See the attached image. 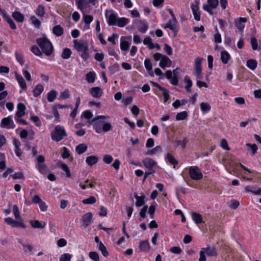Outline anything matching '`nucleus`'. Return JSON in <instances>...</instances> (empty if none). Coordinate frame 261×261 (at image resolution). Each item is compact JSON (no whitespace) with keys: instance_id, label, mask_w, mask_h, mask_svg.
<instances>
[{"instance_id":"nucleus-55","label":"nucleus","mask_w":261,"mask_h":261,"mask_svg":"<svg viewBox=\"0 0 261 261\" xmlns=\"http://www.w3.org/2000/svg\"><path fill=\"white\" fill-rule=\"evenodd\" d=\"M75 2L77 5L78 9H80L81 10L86 7V0H75Z\"/></svg>"},{"instance_id":"nucleus-49","label":"nucleus","mask_w":261,"mask_h":261,"mask_svg":"<svg viewBox=\"0 0 261 261\" xmlns=\"http://www.w3.org/2000/svg\"><path fill=\"white\" fill-rule=\"evenodd\" d=\"M200 109L202 112H207L211 110V107L206 102H201L200 104Z\"/></svg>"},{"instance_id":"nucleus-44","label":"nucleus","mask_w":261,"mask_h":261,"mask_svg":"<svg viewBox=\"0 0 261 261\" xmlns=\"http://www.w3.org/2000/svg\"><path fill=\"white\" fill-rule=\"evenodd\" d=\"M135 198L136 199V201L135 203V205L137 207H140L143 205L144 203V199H145V196H135Z\"/></svg>"},{"instance_id":"nucleus-54","label":"nucleus","mask_w":261,"mask_h":261,"mask_svg":"<svg viewBox=\"0 0 261 261\" xmlns=\"http://www.w3.org/2000/svg\"><path fill=\"white\" fill-rule=\"evenodd\" d=\"M31 50L37 56L40 57L42 55V52L40 51L39 47L36 45H34L31 47Z\"/></svg>"},{"instance_id":"nucleus-43","label":"nucleus","mask_w":261,"mask_h":261,"mask_svg":"<svg viewBox=\"0 0 261 261\" xmlns=\"http://www.w3.org/2000/svg\"><path fill=\"white\" fill-rule=\"evenodd\" d=\"M97 248L99 250L101 251V254L107 257L109 255V252L107 250L106 247L102 242H99Z\"/></svg>"},{"instance_id":"nucleus-63","label":"nucleus","mask_w":261,"mask_h":261,"mask_svg":"<svg viewBox=\"0 0 261 261\" xmlns=\"http://www.w3.org/2000/svg\"><path fill=\"white\" fill-rule=\"evenodd\" d=\"M250 43L251 45L252 49L253 50H255L257 49L258 43H257V39L255 37H253L251 38Z\"/></svg>"},{"instance_id":"nucleus-27","label":"nucleus","mask_w":261,"mask_h":261,"mask_svg":"<svg viewBox=\"0 0 261 261\" xmlns=\"http://www.w3.org/2000/svg\"><path fill=\"white\" fill-rule=\"evenodd\" d=\"M191 216L192 220L196 224L201 223L203 221L202 216L199 213L193 212Z\"/></svg>"},{"instance_id":"nucleus-16","label":"nucleus","mask_w":261,"mask_h":261,"mask_svg":"<svg viewBox=\"0 0 261 261\" xmlns=\"http://www.w3.org/2000/svg\"><path fill=\"white\" fill-rule=\"evenodd\" d=\"M93 18L92 15H86L85 14H83V20L85 23L84 25L83 30L86 31L89 30L90 29V24L93 21Z\"/></svg>"},{"instance_id":"nucleus-28","label":"nucleus","mask_w":261,"mask_h":261,"mask_svg":"<svg viewBox=\"0 0 261 261\" xmlns=\"http://www.w3.org/2000/svg\"><path fill=\"white\" fill-rule=\"evenodd\" d=\"M124 37H121L120 39V48L122 50L127 51L130 46V43L125 39H123Z\"/></svg>"},{"instance_id":"nucleus-58","label":"nucleus","mask_w":261,"mask_h":261,"mask_svg":"<svg viewBox=\"0 0 261 261\" xmlns=\"http://www.w3.org/2000/svg\"><path fill=\"white\" fill-rule=\"evenodd\" d=\"M89 257L94 261H98L99 259V255L97 252L95 251L90 252L89 253Z\"/></svg>"},{"instance_id":"nucleus-2","label":"nucleus","mask_w":261,"mask_h":261,"mask_svg":"<svg viewBox=\"0 0 261 261\" xmlns=\"http://www.w3.org/2000/svg\"><path fill=\"white\" fill-rule=\"evenodd\" d=\"M67 136L66 130L63 126L60 125L56 126L50 134L51 139L55 142H59Z\"/></svg>"},{"instance_id":"nucleus-21","label":"nucleus","mask_w":261,"mask_h":261,"mask_svg":"<svg viewBox=\"0 0 261 261\" xmlns=\"http://www.w3.org/2000/svg\"><path fill=\"white\" fill-rule=\"evenodd\" d=\"M92 218V214L90 212L87 213L83 216L82 221L85 227H87L91 224Z\"/></svg>"},{"instance_id":"nucleus-22","label":"nucleus","mask_w":261,"mask_h":261,"mask_svg":"<svg viewBox=\"0 0 261 261\" xmlns=\"http://www.w3.org/2000/svg\"><path fill=\"white\" fill-rule=\"evenodd\" d=\"M231 56L227 51L223 50L221 52V60L223 64H227Z\"/></svg>"},{"instance_id":"nucleus-13","label":"nucleus","mask_w":261,"mask_h":261,"mask_svg":"<svg viewBox=\"0 0 261 261\" xmlns=\"http://www.w3.org/2000/svg\"><path fill=\"white\" fill-rule=\"evenodd\" d=\"M1 126L2 127H5L8 129H13L15 127V125L11 116L3 118Z\"/></svg>"},{"instance_id":"nucleus-35","label":"nucleus","mask_w":261,"mask_h":261,"mask_svg":"<svg viewBox=\"0 0 261 261\" xmlns=\"http://www.w3.org/2000/svg\"><path fill=\"white\" fill-rule=\"evenodd\" d=\"M14 54L16 61L20 64L21 66H22L25 62V59L23 56L21 54L19 53L17 50L15 51Z\"/></svg>"},{"instance_id":"nucleus-36","label":"nucleus","mask_w":261,"mask_h":261,"mask_svg":"<svg viewBox=\"0 0 261 261\" xmlns=\"http://www.w3.org/2000/svg\"><path fill=\"white\" fill-rule=\"evenodd\" d=\"M57 96V92L56 90H53L47 93V99L48 102H53Z\"/></svg>"},{"instance_id":"nucleus-50","label":"nucleus","mask_w":261,"mask_h":261,"mask_svg":"<svg viewBox=\"0 0 261 261\" xmlns=\"http://www.w3.org/2000/svg\"><path fill=\"white\" fill-rule=\"evenodd\" d=\"M30 20L32 21V24L37 29H39L41 25L40 20L35 16H32L30 17Z\"/></svg>"},{"instance_id":"nucleus-17","label":"nucleus","mask_w":261,"mask_h":261,"mask_svg":"<svg viewBox=\"0 0 261 261\" xmlns=\"http://www.w3.org/2000/svg\"><path fill=\"white\" fill-rule=\"evenodd\" d=\"M247 21L245 17H239L235 20V25L239 31L242 32L245 28V23Z\"/></svg>"},{"instance_id":"nucleus-5","label":"nucleus","mask_w":261,"mask_h":261,"mask_svg":"<svg viewBox=\"0 0 261 261\" xmlns=\"http://www.w3.org/2000/svg\"><path fill=\"white\" fill-rule=\"evenodd\" d=\"M179 70V68H176L175 70H173V72L171 70H167L165 73L166 78L170 80V82L172 85L176 86L178 85V74Z\"/></svg>"},{"instance_id":"nucleus-42","label":"nucleus","mask_w":261,"mask_h":261,"mask_svg":"<svg viewBox=\"0 0 261 261\" xmlns=\"http://www.w3.org/2000/svg\"><path fill=\"white\" fill-rule=\"evenodd\" d=\"M128 23V19L125 17H121L117 19L116 24L119 27H124Z\"/></svg>"},{"instance_id":"nucleus-7","label":"nucleus","mask_w":261,"mask_h":261,"mask_svg":"<svg viewBox=\"0 0 261 261\" xmlns=\"http://www.w3.org/2000/svg\"><path fill=\"white\" fill-rule=\"evenodd\" d=\"M142 163L144 167L147 170L155 172L156 168L158 166L157 163L155 161L150 158H146L142 160Z\"/></svg>"},{"instance_id":"nucleus-39","label":"nucleus","mask_w":261,"mask_h":261,"mask_svg":"<svg viewBox=\"0 0 261 261\" xmlns=\"http://www.w3.org/2000/svg\"><path fill=\"white\" fill-rule=\"evenodd\" d=\"M202 250H204L205 253L208 256H215L217 255V252L216 249L214 247H206L202 248Z\"/></svg>"},{"instance_id":"nucleus-26","label":"nucleus","mask_w":261,"mask_h":261,"mask_svg":"<svg viewBox=\"0 0 261 261\" xmlns=\"http://www.w3.org/2000/svg\"><path fill=\"white\" fill-rule=\"evenodd\" d=\"M162 151V147L160 145L155 146L154 148L147 150L145 152V155H153L157 153L161 152Z\"/></svg>"},{"instance_id":"nucleus-29","label":"nucleus","mask_w":261,"mask_h":261,"mask_svg":"<svg viewBox=\"0 0 261 261\" xmlns=\"http://www.w3.org/2000/svg\"><path fill=\"white\" fill-rule=\"evenodd\" d=\"M12 16L18 22H22L24 21V16L19 11H14Z\"/></svg>"},{"instance_id":"nucleus-53","label":"nucleus","mask_w":261,"mask_h":261,"mask_svg":"<svg viewBox=\"0 0 261 261\" xmlns=\"http://www.w3.org/2000/svg\"><path fill=\"white\" fill-rule=\"evenodd\" d=\"M96 201V200L95 197L91 196L89 198L84 199L82 202L85 204H92L95 203Z\"/></svg>"},{"instance_id":"nucleus-64","label":"nucleus","mask_w":261,"mask_h":261,"mask_svg":"<svg viewBox=\"0 0 261 261\" xmlns=\"http://www.w3.org/2000/svg\"><path fill=\"white\" fill-rule=\"evenodd\" d=\"M246 145L250 148L252 151V154L254 155L258 150L257 146L255 144L247 143Z\"/></svg>"},{"instance_id":"nucleus-30","label":"nucleus","mask_w":261,"mask_h":261,"mask_svg":"<svg viewBox=\"0 0 261 261\" xmlns=\"http://www.w3.org/2000/svg\"><path fill=\"white\" fill-rule=\"evenodd\" d=\"M53 33L55 36L59 37L63 34L64 29L60 25H57L53 27Z\"/></svg>"},{"instance_id":"nucleus-62","label":"nucleus","mask_w":261,"mask_h":261,"mask_svg":"<svg viewBox=\"0 0 261 261\" xmlns=\"http://www.w3.org/2000/svg\"><path fill=\"white\" fill-rule=\"evenodd\" d=\"M72 255L69 253H64L60 257V261H70Z\"/></svg>"},{"instance_id":"nucleus-20","label":"nucleus","mask_w":261,"mask_h":261,"mask_svg":"<svg viewBox=\"0 0 261 261\" xmlns=\"http://www.w3.org/2000/svg\"><path fill=\"white\" fill-rule=\"evenodd\" d=\"M139 248L141 251L148 252L150 249V246L148 241H141Z\"/></svg>"},{"instance_id":"nucleus-45","label":"nucleus","mask_w":261,"mask_h":261,"mask_svg":"<svg viewBox=\"0 0 261 261\" xmlns=\"http://www.w3.org/2000/svg\"><path fill=\"white\" fill-rule=\"evenodd\" d=\"M0 14L8 23L13 20L5 10L0 8Z\"/></svg>"},{"instance_id":"nucleus-56","label":"nucleus","mask_w":261,"mask_h":261,"mask_svg":"<svg viewBox=\"0 0 261 261\" xmlns=\"http://www.w3.org/2000/svg\"><path fill=\"white\" fill-rule=\"evenodd\" d=\"M185 81L187 83L185 89L187 92H190L191 91V88L193 85L192 81L187 76L185 77Z\"/></svg>"},{"instance_id":"nucleus-40","label":"nucleus","mask_w":261,"mask_h":261,"mask_svg":"<svg viewBox=\"0 0 261 261\" xmlns=\"http://www.w3.org/2000/svg\"><path fill=\"white\" fill-rule=\"evenodd\" d=\"M35 13L39 17H43L45 14L44 6L43 5L38 6L35 10Z\"/></svg>"},{"instance_id":"nucleus-23","label":"nucleus","mask_w":261,"mask_h":261,"mask_svg":"<svg viewBox=\"0 0 261 261\" xmlns=\"http://www.w3.org/2000/svg\"><path fill=\"white\" fill-rule=\"evenodd\" d=\"M15 76L21 88L23 90L27 89L26 83L22 76L18 74L17 72H15Z\"/></svg>"},{"instance_id":"nucleus-9","label":"nucleus","mask_w":261,"mask_h":261,"mask_svg":"<svg viewBox=\"0 0 261 261\" xmlns=\"http://www.w3.org/2000/svg\"><path fill=\"white\" fill-rule=\"evenodd\" d=\"M207 5L203 6V9L206 11L210 15H213V9L217 8L219 5V0H207Z\"/></svg>"},{"instance_id":"nucleus-8","label":"nucleus","mask_w":261,"mask_h":261,"mask_svg":"<svg viewBox=\"0 0 261 261\" xmlns=\"http://www.w3.org/2000/svg\"><path fill=\"white\" fill-rule=\"evenodd\" d=\"M17 219L18 220L16 221L11 217H7L5 219V221L7 223V224L10 225L12 227H20L22 228H25L26 225L24 223L23 219Z\"/></svg>"},{"instance_id":"nucleus-59","label":"nucleus","mask_w":261,"mask_h":261,"mask_svg":"<svg viewBox=\"0 0 261 261\" xmlns=\"http://www.w3.org/2000/svg\"><path fill=\"white\" fill-rule=\"evenodd\" d=\"M22 247L24 249V252L25 254L32 253L33 252V247L31 245L25 244L22 245Z\"/></svg>"},{"instance_id":"nucleus-51","label":"nucleus","mask_w":261,"mask_h":261,"mask_svg":"<svg viewBox=\"0 0 261 261\" xmlns=\"http://www.w3.org/2000/svg\"><path fill=\"white\" fill-rule=\"evenodd\" d=\"M61 168L66 173V176L71 177V173L69 168L65 163H62L60 165Z\"/></svg>"},{"instance_id":"nucleus-33","label":"nucleus","mask_w":261,"mask_h":261,"mask_svg":"<svg viewBox=\"0 0 261 261\" xmlns=\"http://www.w3.org/2000/svg\"><path fill=\"white\" fill-rule=\"evenodd\" d=\"M165 160L175 168L178 164V161L170 153H168L165 157Z\"/></svg>"},{"instance_id":"nucleus-25","label":"nucleus","mask_w":261,"mask_h":261,"mask_svg":"<svg viewBox=\"0 0 261 261\" xmlns=\"http://www.w3.org/2000/svg\"><path fill=\"white\" fill-rule=\"evenodd\" d=\"M98 161V158L95 155H90L88 156L86 159V163L90 166H92L96 164Z\"/></svg>"},{"instance_id":"nucleus-57","label":"nucleus","mask_w":261,"mask_h":261,"mask_svg":"<svg viewBox=\"0 0 261 261\" xmlns=\"http://www.w3.org/2000/svg\"><path fill=\"white\" fill-rule=\"evenodd\" d=\"M224 43L229 46H234V42L235 41L234 39H231L229 37H226L225 36L224 38Z\"/></svg>"},{"instance_id":"nucleus-37","label":"nucleus","mask_w":261,"mask_h":261,"mask_svg":"<svg viewBox=\"0 0 261 261\" xmlns=\"http://www.w3.org/2000/svg\"><path fill=\"white\" fill-rule=\"evenodd\" d=\"M257 65V62L255 60L249 59L247 61L246 66L247 67L252 70H254L256 69Z\"/></svg>"},{"instance_id":"nucleus-6","label":"nucleus","mask_w":261,"mask_h":261,"mask_svg":"<svg viewBox=\"0 0 261 261\" xmlns=\"http://www.w3.org/2000/svg\"><path fill=\"white\" fill-rule=\"evenodd\" d=\"M105 16L107 19V23L109 26L114 25L116 24L117 20L118 14L114 10H111L105 11Z\"/></svg>"},{"instance_id":"nucleus-11","label":"nucleus","mask_w":261,"mask_h":261,"mask_svg":"<svg viewBox=\"0 0 261 261\" xmlns=\"http://www.w3.org/2000/svg\"><path fill=\"white\" fill-rule=\"evenodd\" d=\"M177 23L176 19H171L165 25H162V27L164 29L169 28L174 33L175 35L179 31V27Z\"/></svg>"},{"instance_id":"nucleus-24","label":"nucleus","mask_w":261,"mask_h":261,"mask_svg":"<svg viewBox=\"0 0 261 261\" xmlns=\"http://www.w3.org/2000/svg\"><path fill=\"white\" fill-rule=\"evenodd\" d=\"M148 28V24L144 20H141L139 21L138 30L139 32L141 33H145L147 31Z\"/></svg>"},{"instance_id":"nucleus-34","label":"nucleus","mask_w":261,"mask_h":261,"mask_svg":"<svg viewBox=\"0 0 261 261\" xmlns=\"http://www.w3.org/2000/svg\"><path fill=\"white\" fill-rule=\"evenodd\" d=\"M87 149V146L85 143L78 145L75 148V151L79 154H82Z\"/></svg>"},{"instance_id":"nucleus-38","label":"nucleus","mask_w":261,"mask_h":261,"mask_svg":"<svg viewBox=\"0 0 261 261\" xmlns=\"http://www.w3.org/2000/svg\"><path fill=\"white\" fill-rule=\"evenodd\" d=\"M36 167L42 174H46L48 172L47 167L44 164H37Z\"/></svg>"},{"instance_id":"nucleus-10","label":"nucleus","mask_w":261,"mask_h":261,"mask_svg":"<svg viewBox=\"0 0 261 261\" xmlns=\"http://www.w3.org/2000/svg\"><path fill=\"white\" fill-rule=\"evenodd\" d=\"M203 59L197 58L194 61V74L197 79H202L203 74L202 73L201 64Z\"/></svg>"},{"instance_id":"nucleus-48","label":"nucleus","mask_w":261,"mask_h":261,"mask_svg":"<svg viewBox=\"0 0 261 261\" xmlns=\"http://www.w3.org/2000/svg\"><path fill=\"white\" fill-rule=\"evenodd\" d=\"M71 51L68 48H65L63 49L61 57L64 59H68L70 57Z\"/></svg>"},{"instance_id":"nucleus-61","label":"nucleus","mask_w":261,"mask_h":261,"mask_svg":"<svg viewBox=\"0 0 261 261\" xmlns=\"http://www.w3.org/2000/svg\"><path fill=\"white\" fill-rule=\"evenodd\" d=\"M13 213H14V216L16 219H22L20 217L19 208L16 205H13Z\"/></svg>"},{"instance_id":"nucleus-32","label":"nucleus","mask_w":261,"mask_h":261,"mask_svg":"<svg viewBox=\"0 0 261 261\" xmlns=\"http://www.w3.org/2000/svg\"><path fill=\"white\" fill-rule=\"evenodd\" d=\"M30 223L31 226L34 228H44L45 226V223L42 224L39 221L35 220H31Z\"/></svg>"},{"instance_id":"nucleus-1","label":"nucleus","mask_w":261,"mask_h":261,"mask_svg":"<svg viewBox=\"0 0 261 261\" xmlns=\"http://www.w3.org/2000/svg\"><path fill=\"white\" fill-rule=\"evenodd\" d=\"M36 42L43 53L49 56L53 51V46L51 42L46 38H40L36 39Z\"/></svg>"},{"instance_id":"nucleus-60","label":"nucleus","mask_w":261,"mask_h":261,"mask_svg":"<svg viewBox=\"0 0 261 261\" xmlns=\"http://www.w3.org/2000/svg\"><path fill=\"white\" fill-rule=\"evenodd\" d=\"M118 67L119 66L117 64L109 67L108 72L109 74L111 75L115 74L118 71Z\"/></svg>"},{"instance_id":"nucleus-19","label":"nucleus","mask_w":261,"mask_h":261,"mask_svg":"<svg viewBox=\"0 0 261 261\" xmlns=\"http://www.w3.org/2000/svg\"><path fill=\"white\" fill-rule=\"evenodd\" d=\"M89 92L92 97L98 98L102 94V91L100 88L98 87H93L89 90Z\"/></svg>"},{"instance_id":"nucleus-3","label":"nucleus","mask_w":261,"mask_h":261,"mask_svg":"<svg viewBox=\"0 0 261 261\" xmlns=\"http://www.w3.org/2000/svg\"><path fill=\"white\" fill-rule=\"evenodd\" d=\"M109 118V116L105 115L97 116L93 118L90 121V123L93 124V129L97 133L100 134L102 132V127L105 123L103 120Z\"/></svg>"},{"instance_id":"nucleus-4","label":"nucleus","mask_w":261,"mask_h":261,"mask_svg":"<svg viewBox=\"0 0 261 261\" xmlns=\"http://www.w3.org/2000/svg\"><path fill=\"white\" fill-rule=\"evenodd\" d=\"M189 173L190 178L194 180H199L203 178V174L199 167L192 166L189 168Z\"/></svg>"},{"instance_id":"nucleus-14","label":"nucleus","mask_w":261,"mask_h":261,"mask_svg":"<svg viewBox=\"0 0 261 261\" xmlns=\"http://www.w3.org/2000/svg\"><path fill=\"white\" fill-rule=\"evenodd\" d=\"M199 3L198 2H195L194 4L192 3L191 4V8L194 18L196 21H199L200 20L201 14L199 11Z\"/></svg>"},{"instance_id":"nucleus-15","label":"nucleus","mask_w":261,"mask_h":261,"mask_svg":"<svg viewBox=\"0 0 261 261\" xmlns=\"http://www.w3.org/2000/svg\"><path fill=\"white\" fill-rule=\"evenodd\" d=\"M172 65V61L167 56H164L159 63V66L162 69L170 67Z\"/></svg>"},{"instance_id":"nucleus-41","label":"nucleus","mask_w":261,"mask_h":261,"mask_svg":"<svg viewBox=\"0 0 261 261\" xmlns=\"http://www.w3.org/2000/svg\"><path fill=\"white\" fill-rule=\"evenodd\" d=\"M96 79V74L94 72H89L86 75V80L89 83H93Z\"/></svg>"},{"instance_id":"nucleus-12","label":"nucleus","mask_w":261,"mask_h":261,"mask_svg":"<svg viewBox=\"0 0 261 261\" xmlns=\"http://www.w3.org/2000/svg\"><path fill=\"white\" fill-rule=\"evenodd\" d=\"M74 47L79 52L88 50V43L86 41H78L76 39L73 40Z\"/></svg>"},{"instance_id":"nucleus-52","label":"nucleus","mask_w":261,"mask_h":261,"mask_svg":"<svg viewBox=\"0 0 261 261\" xmlns=\"http://www.w3.org/2000/svg\"><path fill=\"white\" fill-rule=\"evenodd\" d=\"M30 120L34 123L37 127H40L42 125V122L37 116H31Z\"/></svg>"},{"instance_id":"nucleus-31","label":"nucleus","mask_w":261,"mask_h":261,"mask_svg":"<svg viewBox=\"0 0 261 261\" xmlns=\"http://www.w3.org/2000/svg\"><path fill=\"white\" fill-rule=\"evenodd\" d=\"M43 86L41 84H37L33 91V96L35 97L39 96L43 91Z\"/></svg>"},{"instance_id":"nucleus-46","label":"nucleus","mask_w":261,"mask_h":261,"mask_svg":"<svg viewBox=\"0 0 261 261\" xmlns=\"http://www.w3.org/2000/svg\"><path fill=\"white\" fill-rule=\"evenodd\" d=\"M188 117V113L186 111H182L178 113L176 115V120L177 121L184 120L186 119Z\"/></svg>"},{"instance_id":"nucleus-47","label":"nucleus","mask_w":261,"mask_h":261,"mask_svg":"<svg viewBox=\"0 0 261 261\" xmlns=\"http://www.w3.org/2000/svg\"><path fill=\"white\" fill-rule=\"evenodd\" d=\"M143 42L144 45H147V46L150 49H152L154 48V44L152 43V40L150 37H145L143 40Z\"/></svg>"},{"instance_id":"nucleus-18","label":"nucleus","mask_w":261,"mask_h":261,"mask_svg":"<svg viewBox=\"0 0 261 261\" xmlns=\"http://www.w3.org/2000/svg\"><path fill=\"white\" fill-rule=\"evenodd\" d=\"M26 107L21 102H19L17 105V111L15 113V116L22 117L25 114Z\"/></svg>"}]
</instances>
